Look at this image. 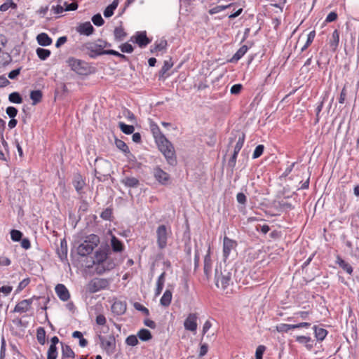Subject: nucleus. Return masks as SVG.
<instances>
[{
  "mask_svg": "<svg viewBox=\"0 0 359 359\" xmlns=\"http://www.w3.org/2000/svg\"><path fill=\"white\" fill-rule=\"evenodd\" d=\"M109 248H99L94 254L93 264L95 271L97 274H102L107 271L113 269L116 264L114 261L108 258Z\"/></svg>",
  "mask_w": 359,
  "mask_h": 359,
  "instance_id": "f257e3e1",
  "label": "nucleus"
},
{
  "mask_svg": "<svg viewBox=\"0 0 359 359\" xmlns=\"http://www.w3.org/2000/svg\"><path fill=\"white\" fill-rule=\"evenodd\" d=\"M66 62L70 69L79 76H88L94 72V68L83 60L69 57Z\"/></svg>",
  "mask_w": 359,
  "mask_h": 359,
  "instance_id": "f03ea898",
  "label": "nucleus"
},
{
  "mask_svg": "<svg viewBox=\"0 0 359 359\" xmlns=\"http://www.w3.org/2000/svg\"><path fill=\"white\" fill-rule=\"evenodd\" d=\"M160 151L166 159L167 163L175 166L177 165V156L173 144L166 138L156 142Z\"/></svg>",
  "mask_w": 359,
  "mask_h": 359,
  "instance_id": "7ed1b4c3",
  "label": "nucleus"
},
{
  "mask_svg": "<svg viewBox=\"0 0 359 359\" xmlns=\"http://www.w3.org/2000/svg\"><path fill=\"white\" fill-rule=\"evenodd\" d=\"M100 243V238L95 234H90L86 237V240L77 247V253L81 256L85 257L93 251Z\"/></svg>",
  "mask_w": 359,
  "mask_h": 359,
  "instance_id": "20e7f679",
  "label": "nucleus"
},
{
  "mask_svg": "<svg viewBox=\"0 0 359 359\" xmlns=\"http://www.w3.org/2000/svg\"><path fill=\"white\" fill-rule=\"evenodd\" d=\"M80 49L87 51L89 57L95 58L99 55H106L107 50H103V46L100 43V39L95 41H88L81 45Z\"/></svg>",
  "mask_w": 359,
  "mask_h": 359,
  "instance_id": "39448f33",
  "label": "nucleus"
},
{
  "mask_svg": "<svg viewBox=\"0 0 359 359\" xmlns=\"http://www.w3.org/2000/svg\"><path fill=\"white\" fill-rule=\"evenodd\" d=\"M100 348L106 352L108 355L113 354L116 351V339L114 334H109L107 337L97 334Z\"/></svg>",
  "mask_w": 359,
  "mask_h": 359,
  "instance_id": "423d86ee",
  "label": "nucleus"
},
{
  "mask_svg": "<svg viewBox=\"0 0 359 359\" xmlns=\"http://www.w3.org/2000/svg\"><path fill=\"white\" fill-rule=\"evenodd\" d=\"M156 243L158 248L163 250L166 248L168 243V238L172 233L170 228H168L165 225H159L156 229Z\"/></svg>",
  "mask_w": 359,
  "mask_h": 359,
  "instance_id": "0eeeda50",
  "label": "nucleus"
},
{
  "mask_svg": "<svg viewBox=\"0 0 359 359\" xmlns=\"http://www.w3.org/2000/svg\"><path fill=\"white\" fill-rule=\"evenodd\" d=\"M109 285V280L107 278H94L86 285V290L90 294L107 289Z\"/></svg>",
  "mask_w": 359,
  "mask_h": 359,
  "instance_id": "6e6552de",
  "label": "nucleus"
},
{
  "mask_svg": "<svg viewBox=\"0 0 359 359\" xmlns=\"http://www.w3.org/2000/svg\"><path fill=\"white\" fill-rule=\"evenodd\" d=\"M215 280L216 285L218 287L221 286L222 289H226L231 280V273L229 271H224L219 275L216 271Z\"/></svg>",
  "mask_w": 359,
  "mask_h": 359,
  "instance_id": "1a4fd4ad",
  "label": "nucleus"
},
{
  "mask_svg": "<svg viewBox=\"0 0 359 359\" xmlns=\"http://www.w3.org/2000/svg\"><path fill=\"white\" fill-rule=\"evenodd\" d=\"M130 41L136 43L139 47L145 48L151 42V39L147 36L145 31L137 32L134 36L130 38Z\"/></svg>",
  "mask_w": 359,
  "mask_h": 359,
  "instance_id": "9d476101",
  "label": "nucleus"
},
{
  "mask_svg": "<svg viewBox=\"0 0 359 359\" xmlns=\"http://www.w3.org/2000/svg\"><path fill=\"white\" fill-rule=\"evenodd\" d=\"M236 246L237 243L236 241L232 240L227 236H224L223 241V257L224 261L228 259L231 251L235 250Z\"/></svg>",
  "mask_w": 359,
  "mask_h": 359,
  "instance_id": "9b49d317",
  "label": "nucleus"
},
{
  "mask_svg": "<svg viewBox=\"0 0 359 359\" xmlns=\"http://www.w3.org/2000/svg\"><path fill=\"white\" fill-rule=\"evenodd\" d=\"M198 315L196 313H191L188 315L184 322V327L186 330L196 332L197 330Z\"/></svg>",
  "mask_w": 359,
  "mask_h": 359,
  "instance_id": "f8f14e48",
  "label": "nucleus"
},
{
  "mask_svg": "<svg viewBox=\"0 0 359 359\" xmlns=\"http://www.w3.org/2000/svg\"><path fill=\"white\" fill-rule=\"evenodd\" d=\"M33 302V298L27 299H23L20 302H19L15 306L13 309V312L15 313H26L28 311Z\"/></svg>",
  "mask_w": 359,
  "mask_h": 359,
  "instance_id": "ddd939ff",
  "label": "nucleus"
},
{
  "mask_svg": "<svg viewBox=\"0 0 359 359\" xmlns=\"http://www.w3.org/2000/svg\"><path fill=\"white\" fill-rule=\"evenodd\" d=\"M154 177L159 183L163 185L167 184L170 180L169 174L158 167L154 169Z\"/></svg>",
  "mask_w": 359,
  "mask_h": 359,
  "instance_id": "4468645a",
  "label": "nucleus"
},
{
  "mask_svg": "<svg viewBox=\"0 0 359 359\" xmlns=\"http://www.w3.org/2000/svg\"><path fill=\"white\" fill-rule=\"evenodd\" d=\"M55 290L60 300L66 302L70 298L69 292L65 285L57 284L55 286Z\"/></svg>",
  "mask_w": 359,
  "mask_h": 359,
  "instance_id": "2eb2a0df",
  "label": "nucleus"
},
{
  "mask_svg": "<svg viewBox=\"0 0 359 359\" xmlns=\"http://www.w3.org/2000/svg\"><path fill=\"white\" fill-rule=\"evenodd\" d=\"M76 31L80 34L86 36H90L93 34L95 29L90 22H86L80 24Z\"/></svg>",
  "mask_w": 359,
  "mask_h": 359,
  "instance_id": "dca6fc26",
  "label": "nucleus"
},
{
  "mask_svg": "<svg viewBox=\"0 0 359 359\" xmlns=\"http://www.w3.org/2000/svg\"><path fill=\"white\" fill-rule=\"evenodd\" d=\"M150 130L155 140V142L166 137L161 132L158 126L154 122L151 121L149 123Z\"/></svg>",
  "mask_w": 359,
  "mask_h": 359,
  "instance_id": "f3484780",
  "label": "nucleus"
},
{
  "mask_svg": "<svg viewBox=\"0 0 359 359\" xmlns=\"http://www.w3.org/2000/svg\"><path fill=\"white\" fill-rule=\"evenodd\" d=\"M67 244L65 239L60 241V245L57 249V254L60 258V259L65 262L67 261Z\"/></svg>",
  "mask_w": 359,
  "mask_h": 359,
  "instance_id": "a211bd4d",
  "label": "nucleus"
},
{
  "mask_svg": "<svg viewBox=\"0 0 359 359\" xmlns=\"http://www.w3.org/2000/svg\"><path fill=\"white\" fill-rule=\"evenodd\" d=\"M204 273L208 278L212 271V259L210 257V247L208 248V252L204 257Z\"/></svg>",
  "mask_w": 359,
  "mask_h": 359,
  "instance_id": "6ab92c4d",
  "label": "nucleus"
},
{
  "mask_svg": "<svg viewBox=\"0 0 359 359\" xmlns=\"http://www.w3.org/2000/svg\"><path fill=\"white\" fill-rule=\"evenodd\" d=\"M111 310L116 315H122L126 311V304L121 301L115 302L111 306Z\"/></svg>",
  "mask_w": 359,
  "mask_h": 359,
  "instance_id": "aec40b11",
  "label": "nucleus"
},
{
  "mask_svg": "<svg viewBox=\"0 0 359 359\" xmlns=\"http://www.w3.org/2000/svg\"><path fill=\"white\" fill-rule=\"evenodd\" d=\"M111 246L114 252H122L124 250V245L123 243L114 235H112L111 238Z\"/></svg>",
  "mask_w": 359,
  "mask_h": 359,
  "instance_id": "412c9836",
  "label": "nucleus"
},
{
  "mask_svg": "<svg viewBox=\"0 0 359 359\" xmlns=\"http://www.w3.org/2000/svg\"><path fill=\"white\" fill-rule=\"evenodd\" d=\"M73 184L78 194L81 195L86 182L80 175L75 177Z\"/></svg>",
  "mask_w": 359,
  "mask_h": 359,
  "instance_id": "4be33fe9",
  "label": "nucleus"
},
{
  "mask_svg": "<svg viewBox=\"0 0 359 359\" xmlns=\"http://www.w3.org/2000/svg\"><path fill=\"white\" fill-rule=\"evenodd\" d=\"M336 263L347 273L351 275L353 269V267L344 260L340 256H337L336 259Z\"/></svg>",
  "mask_w": 359,
  "mask_h": 359,
  "instance_id": "5701e85b",
  "label": "nucleus"
},
{
  "mask_svg": "<svg viewBox=\"0 0 359 359\" xmlns=\"http://www.w3.org/2000/svg\"><path fill=\"white\" fill-rule=\"evenodd\" d=\"M38 43L42 46H48L52 43L51 38L46 33H41L37 35Z\"/></svg>",
  "mask_w": 359,
  "mask_h": 359,
  "instance_id": "b1692460",
  "label": "nucleus"
},
{
  "mask_svg": "<svg viewBox=\"0 0 359 359\" xmlns=\"http://www.w3.org/2000/svg\"><path fill=\"white\" fill-rule=\"evenodd\" d=\"M172 294L170 290H166L160 299V304L164 307H168L172 301Z\"/></svg>",
  "mask_w": 359,
  "mask_h": 359,
  "instance_id": "393cba45",
  "label": "nucleus"
},
{
  "mask_svg": "<svg viewBox=\"0 0 359 359\" xmlns=\"http://www.w3.org/2000/svg\"><path fill=\"white\" fill-rule=\"evenodd\" d=\"M339 43V32L337 29H335L332 34V37L330 39V46L332 50H336Z\"/></svg>",
  "mask_w": 359,
  "mask_h": 359,
  "instance_id": "a878e982",
  "label": "nucleus"
},
{
  "mask_svg": "<svg viewBox=\"0 0 359 359\" xmlns=\"http://www.w3.org/2000/svg\"><path fill=\"white\" fill-rule=\"evenodd\" d=\"M62 345V358H74L75 357V353L70 347V346L67 345L61 342Z\"/></svg>",
  "mask_w": 359,
  "mask_h": 359,
  "instance_id": "bb28decb",
  "label": "nucleus"
},
{
  "mask_svg": "<svg viewBox=\"0 0 359 359\" xmlns=\"http://www.w3.org/2000/svg\"><path fill=\"white\" fill-rule=\"evenodd\" d=\"M248 50V47L246 45L242 46L236 53L233 55L231 59V62H238Z\"/></svg>",
  "mask_w": 359,
  "mask_h": 359,
  "instance_id": "cd10ccee",
  "label": "nucleus"
},
{
  "mask_svg": "<svg viewBox=\"0 0 359 359\" xmlns=\"http://www.w3.org/2000/svg\"><path fill=\"white\" fill-rule=\"evenodd\" d=\"M313 329L314 330L315 337L318 341L324 340L327 335V331L324 328L318 327V326L314 325Z\"/></svg>",
  "mask_w": 359,
  "mask_h": 359,
  "instance_id": "c85d7f7f",
  "label": "nucleus"
},
{
  "mask_svg": "<svg viewBox=\"0 0 359 359\" xmlns=\"http://www.w3.org/2000/svg\"><path fill=\"white\" fill-rule=\"evenodd\" d=\"M121 182L126 187L130 188L137 187L140 184L139 180L133 177H126L122 180Z\"/></svg>",
  "mask_w": 359,
  "mask_h": 359,
  "instance_id": "c756f323",
  "label": "nucleus"
},
{
  "mask_svg": "<svg viewBox=\"0 0 359 359\" xmlns=\"http://www.w3.org/2000/svg\"><path fill=\"white\" fill-rule=\"evenodd\" d=\"M114 35L116 41H121L124 39V38L127 36V34L125 32L123 27L122 26H119L115 27L114 30Z\"/></svg>",
  "mask_w": 359,
  "mask_h": 359,
  "instance_id": "7c9ffc66",
  "label": "nucleus"
},
{
  "mask_svg": "<svg viewBox=\"0 0 359 359\" xmlns=\"http://www.w3.org/2000/svg\"><path fill=\"white\" fill-rule=\"evenodd\" d=\"M118 5V0H114L113 2L109 5L104 11V15L105 18H109L114 15V11Z\"/></svg>",
  "mask_w": 359,
  "mask_h": 359,
  "instance_id": "2f4dec72",
  "label": "nucleus"
},
{
  "mask_svg": "<svg viewBox=\"0 0 359 359\" xmlns=\"http://www.w3.org/2000/svg\"><path fill=\"white\" fill-rule=\"evenodd\" d=\"M43 94L40 90H32L30 93V99L32 100V104L35 105L39 103L42 100Z\"/></svg>",
  "mask_w": 359,
  "mask_h": 359,
  "instance_id": "473e14b6",
  "label": "nucleus"
},
{
  "mask_svg": "<svg viewBox=\"0 0 359 359\" xmlns=\"http://www.w3.org/2000/svg\"><path fill=\"white\" fill-rule=\"evenodd\" d=\"M11 61L12 57L8 53L0 51V67L8 65Z\"/></svg>",
  "mask_w": 359,
  "mask_h": 359,
  "instance_id": "72a5a7b5",
  "label": "nucleus"
},
{
  "mask_svg": "<svg viewBox=\"0 0 359 359\" xmlns=\"http://www.w3.org/2000/svg\"><path fill=\"white\" fill-rule=\"evenodd\" d=\"M137 336L140 338V340L143 341H147L150 340L152 338V335L150 331L147 329H141L138 332Z\"/></svg>",
  "mask_w": 359,
  "mask_h": 359,
  "instance_id": "f704fd0d",
  "label": "nucleus"
},
{
  "mask_svg": "<svg viewBox=\"0 0 359 359\" xmlns=\"http://www.w3.org/2000/svg\"><path fill=\"white\" fill-rule=\"evenodd\" d=\"M36 339L41 345H44L46 343V331L43 327H39L36 330Z\"/></svg>",
  "mask_w": 359,
  "mask_h": 359,
  "instance_id": "c9c22d12",
  "label": "nucleus"
},
{
  "mask_svg": "<svg viewBox=\"0 0 359 359\" xmlns=\"http://www.w3.org/2000/svg\"><path fill=\"white\" fill-rule=\"evenodd\" d=\"M118 127L121 129V130L126 135L133 134L135 130V128L133 126L127 125L123 122H119Z\"/></svg>",
  "mask_w": 359,
  "mask_h": 359,
  "instance_id": "e433bc0d",
  "label": "nucleus"
},
{
  "mask_svg": "<svg viewBox=\"0 0 359 359\" xmlns=\"http://www.w3.org/2000/svg\"><path fill=\"white\" fill-rule=\"evenodd\" d=\"M115 144L116 147L122 151L126 155L130 154L128 145L121 140L116 139Z\"/></svg>",
  "mask_w": 359,
  "mask_h": 359,
  "instance_id": "4c0bfd02",
  "label": "nucleus"
},
{
  "mask_svg": "<svg viewBox=\"0 0 359 359\" xmlns=\"http://www.w3.org/2000/svg\"><path fill=\"white\" fill-rule=\"evenodd\" d=\"M72 337L79 339V346L81 347H86L88 345V341L83 338V334L81 332L74 331L72 333Z\"/></svg>",
  "mask_w": 359,
  "mask_h": 359,
  "instance_id": "58836bf2",
  "label": "nucleus"
},
{
  "mask_svg": "<svg viewBox=\"0 0 359 359\" xmlns=\"http://www.w3.org/2000/svg\"><path fill=\"white\" fill-rule=\"evenodd\" d=\"M37 56L41 60H45L50 55V50L42 48H38L36 50Z\"/></svg>",
  "mask_w": 359,
  "mask_h": 359,
  "instance_id": "ea45409f",
  "label": "nucleus"
},
{
  "mask_svg": "<svg viewBox=\"0 0 359 359\" xmlns=\"http://www.w3.org/2000/svg\"><path fill=\"white\" fill-rule=\"evenodd\" d=\"M167 46V41L165 40H161L160 41H156L154 47L151 48V52L161 51L165 48Z\"/></svg>",
  "mask_w": 359,
  "mask_h": 359,
  "instance_id": "a19ab883",
  "label": "nucleus"
},
{
  "mask_svg": "<svg viewBox=\"0 0 359 359\" xmlns=\"http://www.w3.org/2000/svg\"><path fill=\"white\" fill-rule=\"evenodd\" d=\"M15 9L17 8V4L13 1V0H7L3 4L0 6V11L1 12H5L8 11L9 8Z\"/></svg>",
  "mask_w": 359,
  "mask_h": 359,
  "instance_id": "79ce46f5",
  "label": "nucleus"
},
{
  "mask_svg": "<svg viewBox=\"0 0 359 359\" xmlns=\"http://www.w3.org/2000/svg\"><path fill=\"white\" fill-rule=\"evenodd\" d=\"M8 100L15 104H20L22 102V98L18 92L11 93L8 96Z\"/></svg>",
  "mask_w": 359,
  "mask_h": 359,
  "instance_id": "37998d69",
  "label": "nucleus"
},
{
  "mask_svg": "<svg viewBox=\"0 0 359 359\" xmlns=\"http://www.w3.org/2000/svg\"><path fill=\"white\" fill-rule=\"evenodd\" d=\"M316 36V32L314 30L309 32V34L307 36V40L305 43V44L303 46V47L301 49V51L303 52L312 43V42L314 40V38Z\"/></svg>",
  "mask_w": 359,
  "mask_h": 359,
  "instance_id": "c03bdc74",
  "label": "nucleus"
},
{
  "mask_svg": "<svg viewBox=\"0 0 359 359\" xmlns=\"http://www.w3.org/2000/svg\"><path fill=\"white\" fill-rule=\"evenodd\" d=\"M276 330L278 332H287L288 331L293 330V325L280 323L276 326Z\"/></svg>",
  "mask_w": 359,
  "mask_h": 359,
  "instance_id": "a18cd8bd",
  "label": "nucleus"
},
{
  "mask_svg": "<svg viewBox=\"0 0 359 359\" xmlns=\"http://www.w3.org/2000/svg\"><path fill=\"white\" fill-rule=\"evenodd\" d=\"M57 354V347L55 346L50 345L47 352V359H56Z\"/></svg>",
  "mask_w": 359,
  "mask_h": 359,
  "instance_id": "49530a36",
  "label": "nucleus"
},
{
  "mask_svg": "<svg viewBox=\"0 0 359 359\" xmlns=\"http://www.w3.org/2000/svg\"><path fill=\"white\" fill-rule=\"evenodd\" d=\"M244 141H245V134L242 133L241 135L239 136V137L236 142V144L234 147L233 151H235V153H236V152L239 153V151H241V149H242V147L243 146Z\"/></svg>",
  "mask_w": 359,
  "mask_h": 359,
  "instance_id": "de8ad7c7",
  "label": "nucleus"
},
{
  "mask_svg": "<svg viewBox=\"0 0 359 359\" xmlns=\"http://www.w3.org/2000/svg\"><path fill=\"white\" fill-rule=\"evenodd\" d=\"M172 67V63L170 61L165 60L163 65L159 72V76L162 77Z\"/></svg>",
  "mask_w": 359,
  "mask_h": 359,
  "instance_id": "09e8293b",
  "label": "nucleus"
},
{
  "mask_svg": "<svg viewBox=\"0 0 359 359\" xmlns=\"http://www.w3.org/2000/svg\"><path fill=\"white\" fill-rule=\"evenodd\" d=\"M106 55H114V56L119 57L121 59V60L128 61V57L126 55H125L122 53H120L118 51L114 50H107Z\"/></svg>",
  "mask_w": 359,
  "mask_h": 359,
  "instance_id": "8fccbe9b",
  "label": "nucleus"
},
{
  "mask_svg": "<svg viewBox=\"0 0 359 359\" xmlns=\"http://www.w3.org/2000/svg\"><path fill=\"white\" fill-rule=\"evenodd\" d=\"M119 49L122 53H131L134 50L133 46L128 43H124L119 46Z\"/></svg>",
  "mask_w": 359,
  "mask_h": 359,
  "instance_id": "3c124183",
  "label": "nucleus"
},
{
  "mask_svg": "<svg viewBox=\"0 0 359 359\" xmlns=\"http://www.w3.org/2000/svg\"><path fill=\"white\" fill-rule=\"evenodd\" d=\"M137 336L130 335L126 339V344L128 346H135L138 344Z\"/></svg>",
  "mask_w": 359,
  "mask_h": 359,
  "instance_id": "603ef678",
  "label": "nucleus"
},
{
  "mask_svg": "<svg viewBox=\"0 0 359 359\" xmlns=\"http://www.w3.org/2000/svg\"><path fill=\"white\" fill-rule=\"evenodd\" d=\"M264 147L262 144H259L255 147L252 154V158L255 159L261 156L264 152Z\"/></svg>",
  "mask_w": 359,
  "mask_h": 359,
  "instance_id": "864d4df0",
  "label": "nucleus"
},
{
  "mask_svg": "<svg viewBox=\"0 0 359 359\" xmlns=\"http://www.w3.org/2000/svg\"><path fill=\"white\" fill-rule=\"evenodd\" d=\"M92 22H93V24L95 25L98 26V27L102 26L104 23V21L102 17L99 13L93 16Z\"/></svg>",
  "mask_w": 359,
  "mask_h": 359,
  "instance_id": "5fc2aeb1",
  "label": "nucleus"
},
{
  "mask_svg": "<svg viewBox=\"0 0 359 359\" xmlns=\"http://www.w3.org/2000/svg\"><path fill=\"white\" fill-rule=\"evenodd\" d=\"M22 233L18 230L13 229L11 231V237L13 241H20L22 239Z\"/></svg>",
  "mask_w": 359,
  "mask_h": 359,
  "instance_id": "6e6d98bb",
  "label": "nucleus"
},
{
  "mask_svg": "<svg viewBox=\"0 0 359 359\" xmlns=\"http://www.w3.org/2000/svg\"><path fill=\"white\" fill-rule=\"evenodd\" d=\"M30 283V279L29 278L23 279L20 281L17 287L16 292H21L23 289H25Z\"/></svg>",
  "mask_w": 359,
  "mask_h": 359,
  "instance_id": "4d7b16f0",
  "label": "nucleus"
},
{
  "mask_svg": "<svg viewBox=\"0 0 359 359\" xmlns=\"http://www.w3.org/2000/svg\"><path fill=\"white\" fill-rule=\"evenodd\" d=\"M123 115L129 121L134 122L135 121V116L134 114L128 109H125L123 110Z\"/></svg>",
  "mask_w": 359,
  "mask_h": 359,
  "instance_id": "13d9d810",
  "label": "nucleus"
},
{
  "mask_svg": "<svg viewBox=\"0 0 359 359\" xmlns=\"http://www.w3.org/2000/svg\"><path fill=\"white\" fill-rule=\"evenodd\" d=\"M266 347L264 345H259L256 349L255 359H262Z\"/></svg>",
  "mask_w": 359,
  "mask_h": 359,
  "instance_id": "bf43d9fd",
  "label": "nucleus"
},
{
  "mask_svg": "<svg viewBox=\"0 0 359 359\" xmlns=\"http://www.w3.org/2000/svg\"><path fill=\"white\" fill-rule=\"evenodd\" d=\"M6 111L7 115H8L10 118H15V117L17 116V114H18V109H17L15 107H8L6 108Z\"/></svg>",
  "mask_w": 359,
  "mask_h": 359,
  "instance_id": "052dcab7",
  "label": "nucleus"
},
{
  "mask_svg": "<svg viewBox=\"0 0 359 359\" xmlns=\"http://www.w3.org/2000/svg\"><path fill=\"white\" fill-rule=\"evenodd\" d=\"M111 216L112 211L109 208H106L100 215V217L105 220H111Z\"/></svg>",
  "mask_w": 359,
  "mask_h": 359,
  "instance_id": "680f3d73",
  "label": "nucleus"
},
{
  "mask_svg": "<svg viewBox=\"0 0 359 359\" xmlns=\"http://www.w3.org/2000/svg\"><path fill=\"white\" fill-rule=\"evenodd\" d=\"M165 272L163 271L158 278L156 281V287L163 288L165 281Z\"/></svg>",
  "mask_w": 359,
  "mask_h": 359,
  "instance_id": "e2e57ef3",
  "label": "nucleus"
},
{
  "mask_svg": "<svg viewBox=\"0 0 359 359\" xmlns=\"http://www.w3.org/2000/svg\"><path fill=\"white\" fill-rule=\"evenodd\" d=\"M134 307L135 308V309L142 311L147 316L149 314V309L138 302H135L134 304Z\"/></svg>",
  "mask_w": 359,
  "mask_h": 359,
  "instance_id": "0e129e2a",
  "label": "nucleus"
},
{
  "mask_svg": "<svg viewBox=\"0 0 359 359\" xmlns=\"http://www.w3.org/2000/svg\"><path fill=\"white\" fill-rule=\"evenodd\" d=\"M11 259L6 256H0V266H8L11 265Z\"/></svg>",
  "mask_w": 359,
  "mask_h": 359,
  "instance_id": "69168bd1",
  "label": "nucleus"
},
{
  "mask_svg": "<svg viewBox=\"0 0 359 359\" xmlns=\"http://www.w3.org/2000/svg\"><path fill=\"white\" fill-rule=\"evenodd\" d=\"M243 86L241 84H235L231 86L230 92L231 94L237 95L239 94L241 91Z\"/></svg>",
  "mask_w": 359,
  "mask_h": 359,
  "instance_id": "338daca9",
  "label": "nucleus"
},
{
  "mask_svg": "<svg viewBox=\"0 0 359 359\" xmlns=\"http://www.w3.org/2000/svg\"><path fill=\"white\" fill-rule=\"evenodd\" d=\"M95 321L97 325H102V326H104L107 323L106 318L102 314H100V315L97 316Z\"/></svg>",
  "mask_w": 359,
  "mask_h": 359,
  "instance_id": "774afa93",
  "label": "nucleus"
}]
</instances>
